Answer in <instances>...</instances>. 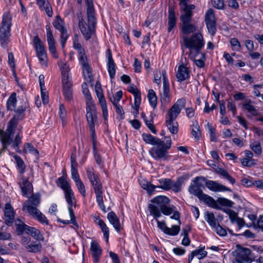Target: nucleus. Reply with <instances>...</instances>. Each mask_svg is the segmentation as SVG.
<instances>
[{"label":"nucleus","mask_w":263,"mask_h":263,"mask_svg":"<svg viewBox=\"0 0 263 263\" xmlns=\"http://www.w3.org/2000/svg\"><path fill=\"white\" fill-rule=\"evenodd\" d=\"M229 216V218L232 221V222H234L237 218H238L237 216V214L234 212V211L230 210V209H227V210H223Z\"/></svg>","instance_id":"nucleus-54"},{"label":"nucleus","mask_w":263,"mask_h":263,"mask_svg":"<svg viewBox=\"0 0 263 263\" xmlns=\"http://www.w3.org/2000/svg\"><path fill=\"white\" fill-rule=\"evenodd\" d=\"M166 139V142L160 140L149 151L152 157L157 161H165L168 159L171 156L168 155V151L171 148L172 140L170 137H165Z\"/></svg>","instance_id":"nucleus-3"},{"label":"nucleus","mask_w":263,"mask_h":263,"mask_svg":"<svg viewBox=\"0 0 263 263\" xmlns=\"http://www.w3.org/2000/svg\"><path fill=\"white\" fill-rule=\"evenodd\" d=\"M215 172L223 177V178L229 180L231 184H234L235 183V179L233 178L229 173L223 168L217 167L215 169Z\"/></svg>","instance_id":"nucleus-28"},{"label":"nucleus","mask_w":263,"mask_h":263,"mask_svg":"<svg viewBox=\"0 0 263 263\" xmlns=\"http://www.w3.org/2000/svg\"><path fill=\"white\" fill-rule=\"evenodd\" d=\"M168 120V119H166V125L168 129L172 134H176L178 133V123L175 122V120L170 121Z\"/></svg>","instance_id":"nucleus-36"},{"label":"nucleus","mask_w":263,"mask_h":263,"mask_svg":"<svg viewBox=\"0 0 263 263\" xmlns=\"http://www.w3.org/2000/svg\"><path fill=\"white\" fill-rule=\"evenodd\" d=\"M151 201L154 204H149L148 209L150 214L157 220L161 216L160 211L169 204L170 200L165 196H159L153 198Z\"/></svg>","instance_id":"nucleus-6"},{"label":"nucleus","mask_w":263,"mask_h":263,"mask_svg":"<svg viewBox=\"0 0 263 263\" xmlns=\"http://www.w3.org/2000/svg\"><path fill=\"white\" fill-rule=\"evenodd\" d=\"M168 28L167 31L170 32L176 26V17L174 8L170 6L168 12Z\"/></svg>","instance_id":"nucleus-22"},{"label":"nucleus","mask_w":263,"mask_h":263,"mask_svg":"<svg viewBox=\"0 0 263 263\" xmlns=\"http://www.w3.org/2000/svg\"><path fill=\"white\" fill-rule=\"evenodd\" d=\"M205 220L212 228L215 227L217 225V219L212 212L208 211L205 213Z\"/></svg>","instance_id":"nucleus-35"},{"label":"nucleus","mask_w":263,"mask_h":263,"mask_svg":"<svg viewBox=\"0 0 263 263\" xmlns=\"http://www.w3.org/2000/svg\"><path fill=\"white\" fill-rule=\"evenodd\" d=\"M189 69L184 65H181L178 67L176 73V77L178 81L181 82L189 78Z\"/></svg>","instance_id":"nucleus-24"},{"label":"nucleus","mask_w":263,"mask_h":263,"mask_svg":"<svg viewBox=\"0 0 263 263\" xmlns=\"http://www.w3.org/2000/svg\"><path fill=\"white\" fill-rule=\"evenodd\" d=\"M15 127L8 123L6 131L1 134V141L4 149L6 148L7 145L10 144L12 142L11 137L14 135Z\"/></svg>","instance_id":"nucleus-15"},{"label":"nucleus","mask_w":263,"mask_h":263,"mask_svg":"<svg viewBox=\"0 0 263 263\" xmlns=\"http://www.w3.org/2000/svg\"><path fill=\"white\" fill-rule=\"evenodd\" d=\"M56 182L58 186L61 187L64 191L71 189L69 183L64 177L59 178Z\"/></svg>","instance_id":"nucleus-34"},{"label":"nucleus","mask_w":263,"mask_h":263,"mask_svg":"<svg viewBox=\"0 0 263 263\" xmlns=\"http://www.w3.org/2000/svg\"><path fill=\"white\" fill-rule=\"evenodd\" d=\"M250 148L257 155H260L262 148L259 142L255 141L250 144Z\"/></svg>","instance_id":"nucleus-43"},{"label":"nucleus","mask_w":263,"mask_h":263,"mask_svg":"<svg viewBox=\"0 0 263 263\" xmlns=\"http://www.w3.org/2000/svg\"><path fill=\"white\" fill-rule=\"evenodd\" d=\"M107 218L111 224L113 225L114 227L117 232H120L121 230V225L120 221L114 212H110L108 214Z\"/></svg>","instance_id":"nucleus-25"},{"label":"nucleus","mask_w":263,"mask_h":263,"mask_svg":"<svg viewBox=\"0 0 263 263\" xmlns=\"http://www.w3.org/2000/svg\"><path fill=\"white\" fill-rule=\"evenodd\" d=\"M16 94L15 92H13L7 102V109L11 111L14 110L16 107Z\"/></svg>","instance_id":"nucleus-33"},{"label":"nucleus","mask_w":263,"mask_h":263,"mask_svg":"<svg viewBox=\"0 0 263 263\" xmlns=\"http://www.w3.org/2000/svg\"><path fill=\"white\" fill-rule=\"evenodd\" d=\"M28 106V103L25 101L20 106H19L16 110L14 109L15 114L13 117L9 122L10 124L16 126L20 120H22L25 117V111L27 109Z\"/></svg>","instance_id":"nucleus-13"},{"label":"nucleus","mask_w":263,"mask_h":263,"mask_svg":"<svg viewBox=\"0 0 263 263\" xmlns=\"http://www.w3.org/2000/svg\"><path fill=\"white\" fill-rule=\"evenodd\" d=\"M90 250L92 253L93 262L95 263H98L102 252L99 244L96 241H92L91 242Z\"/></svg>","instance_id":"nucleus-21"},{"label":"nucleus","mask_w":263,"mask_h":263,"mask_svg":"<svg viewBox=\"0 0 263 263\" xmlns=\"http://www.w3.org/2000/svg\"><path fill=\"white\" fill-rule=\"evenodd\" d=\"M62 71L63 78H69L68 71L69 70V65L67 63H64L61 60L58 62Z\"/></svg>","instance_id":"nucleus-38"},{"label":"nucleus","mask_w":263,"mask_h":263,"mask_svg":"<svg viewBox=\"0 0 263 263\" xmlns=\"http://www.w3.org/2000/svg\"><path fill=\"white\" fill-rule=\"evenodd\" d=\"M82 87L83 89V93L85 95L86 99L87 100H90L91 99V97L88 89L87 83L85 82L83 83L82 85Z\"/></svg>","instance_id":"nucleus-58"},{"label":"nucleus","mask_w":263,"mask_h":263,"mask_svg":"<svg viewBox=\"0 0 263 263\" xmlns=\"http://www.w3.org/2000/svg\"><path fill=\"white\" fill-rule=\"evenodd\" d=\"M217 204L219 203L222 206H227L228 207H232L234 202L224 198L219 197L217 200Z\"/></svg>","instance_id":"nucleus-45"},{"label":"nucleus","mask_w":263,"mask_h":263,"mask_svg":"<svg viewBox=\"0 0 263 263\" xmlns=\"http://www.w3.org/2000/svg\"><path fill=\"white\" fill-rule=\"evenodd\" d=\"M216 231L217 234L220 236H225L227 234V231L223 228L219 224L215 226L214 228Z\"/></svg>","instance_id":"nucleus-55"},{"label":"nucleus","mask_w":263,"mask_h":263,"mask_svg":"<svg viewBox=\"0 0 263 263\" xmlns=\"http://www.w3.org/2000/svg\"><path fill=\"white\" fill-rule=\"evenodd\" d=\"M238 259H241L242 261L250 262L252 261L251 252L250 249L246 248H241L238 250Z\"/></svg>","instance_id":"nucleus-23"},{"label":"nucleus","mask_w":263,"mask_h":263,"mask_svg":"<svg viewBox=\"0 0 263 263\" xmlns=\"http://www.w3.org/2000/svg\"><path fill=\"white\" fill-rule=\"evenodd\" d=\"M41 201V195L39 193L32 194L29 199L23 204L22 210H26L34 219L42 223L49 224V221L44 215H43L37 207L39 205Z\"/></svg>","instance_id":"nucleus-1"},{"label":"nucleus","mask_w":263,"mask_h":263,"mask_svg":"<svg viewBox=\"0 0 263 263\" xmlns=\"http://www.w3.org/2000/svg\"><path fill=\"white\" fill-rule=\"evenodd\" d=\"M16 231L18 235H22L24 232L27 233L29 226L23 222L20 219H17L15 223Z\"/></svg>","instance_id":"nucleus-31"},{"label":"nucleus","mask_w":263,"mask_h":263,"mask_svg":"<svg viewBox=\"0 0 263 263\" xmlns=\"http://www.w3.org/2000/svg\"><path fill=\"white\" fill-rule=\"evenodd\" d=\"M64 193L66 201L68 204V211L70 217H71L72 222L73 223V225L76 226L77 227H78L79 226L76 220L74 212L72 209V206L73 204V200L75 199L74 194L71 189L64 191Z\"/></svg>","instance_id":"nucleus-14"},{"label":"nucleus","mask_w":263,"mask_h":263,"mask_svg":"<svg viewBox=\"0 0 263 263\" xmlns=\"http://www.w3.org/2000/svg\"><path fill=\"white\" fill-rule=\"evenodd\" d=\"M175 209L176 207L175 206H168L167 205H166L160 211V212L166 216L170 215L173 213V215L171 216V218L178 220V223L180 224V214L179 212L176 211Z\"/></svg>","instance_id":"nucleus-20"},{"label":"nucleus","mask_w":263,"mask_h":263,"mask_svg":"<svg viewBox=\"0 0 263 263\" xmlns=\"http://www.w3.org/2000/svg\"><path fill=\"white\" fill-rule=\"evenodd\" d=\"M83 73L85 79L89 82H91L93 78L91 72V69L89 64L83 66Z\"/></svg>","instance_id":"nucleus-41"},{"label":"nucleus","mask_w":263,"mask_h":263,"mask_svg":"<svg viewBox=\"0 0 263 263\" xmlns=\"http://www.w3.org/2000/svg\"><path fill=\"white\" fill-rule=\"evenodd\" d=\"M69 78H62L63 90L72 89V84Z\"/></svg>","instance_id":"nucleus-51"},{"label":"nucleus","mask_w":263,"mask_h":263,"mask_svg":"<svg viewBox=\"0 0 263 263\" xmlns=\"http://www.w3.org/2000/svg\"><path fill=\"white\" fill-rule=\"evenodd\" d=\"M99 99V102L101 106L103 116L105 121L107 120V116H108V111L107 108V105L106 101L105 99V97L103 94H101L100 96L98 97Z\"/></svg>","instance_id":"nucleus-32"},{"label":"nucleus","mask_w":263,"mask_h":263,"mask_svg":"<svg viewBox=\"0 0 263 263\" xmlns=\"http://www.w3.org/2000/svg\"><path fill=\"white\" fill-rule=\"evenodd\" d=\"M61 43L62 45V48H64L66 42V40H67L68 37V35L67 34V29H65L61 31Z\"/></svg>","instance_id":"nucleus-53"},{"label":"nucleus","mask_w":263,"mask_h":263,"mask_svg":"<svg viewBox=\"0 0 263 263\" xmlns=\"http://www.w3.org/2000/svg\"><path fill=\"white\" fill-rule=\"evenodd\" d=\"M4 214L6 224L9 226H11L14 221L15 213L10 203H7L5 204Z\"/></svg>","instance_id":"nucleus-19"},{"label":"nucleus","mask_w":263,"mask_h":263,"mask_svg":"<svg viewBox=\"0 0 263 263\" xmlns=\"http://www.w3.org/2000/svg\"><path fill=\"white\" fill-rule=\"evenodd\" d=\"M18 184L21 189L22 195L24 196L30 194L33 192V186L30 182L24 176H22L18 182Z\"/></svg>","instance_id":"nucleus-17"},{"label":"nucleus","mask_w":263,"mask_h":263,"mask_svg":"<svg viewBox=\"0 0 263 263\" xmlns=\"http://www.w3.org/2000/svg\"><path fill=\"white\" fill-rule=\"evenodd\" d=\"M27 234L30 235L36 240L41 239L42 237L40 231L33 227H29Z\"/></svg>","instance_id":"nucleus-40"},{"label":"nucleus","mask_w":263,"mask_h":263,"mask_svg":"<svg viewBox=\"0 0 263 263\" xmlns=\"http://www.w3.org/2000/svg\"><path fill=\"white\" fill-rule=\"evenodd\" d=\"M208 126L210 131L211 140L212 141L216 142L217 141V138L215 134V129L209 123H208Z\"/></svg>","instance_id":"nucleus-63"},{"label":"nucleus","mask_w":263,"mask_h":263,"mask_svg":"<svg viewBox=\"0 0 263 263\" xmlns=\"http://www.w3.org/2000/svg\"><path fill=\"white\" fill-rule=\"evenodd\" d=\"M87 174L88 178H89L91 183H93V181L96 182V181H99V180H100L99 178H98V177L97 176H96L95 175L94 173L90 170H87Z\"/></svg>","instance_id":"nucleus-60"},{"label":"nucleus","mask_w":263,"mask_h":263,"mask_svg":"<svg viewBox=\"0 0 263 263\" xmlns=\"http://www.w3.org/2000/svg\"><path fill=\"white\" fill-rule=\"evenodd\" d=\"M147 97L151 106L155 108L157 104V98L155 92L153 89H149L148 90Z\"/></svg>","instance_id":"nucleus-37"},{"label":"nucleus","mask_w":263,"mask_h":263,"mask_svg":"<svg viewBox=\"0 0 263 263\" xmlns=\"http://www.w3.org/2000/svg\"><path fill=\"white\" fill-rule=\"evenodd\" d=\"M107 67L109 76L111 79H114L116 73L115 64L114 61L108 62Z\"/></svg>","instance_id":"nucleus-46"},{"label":"nucleus","mask_w":263,"mask_h":263,"mask_svg":"<svg viewBox=\"0 0 263 263\" xmlns=\"http://www.w3.org/2000/svg\"><path fill=\"white\" fill-rule=\"evenodd\" d=\"M34 46L35 48L37 56L40 61L41 64L45 66H47V57L45 50L44 47L37 35L34 37Z\"/></svg>","instance_id":"nucleus-8"},{"label":"nucleus","mask_w":263,"mask_h":263,"mask_svg":"<svg viewBox=\"0 0 263 263\" xmlns=\"http://www.w3.org/2000/svg\"><path fill=\"white\" fill-rule=\"evenodd\" d=\"M160 185H157V187L161 188L165 191L172 189L175 193L179 192L181 191V182L178 180L175 182L171 179H162L159 180Z\"/></svg>","instance_id":"nucleus-9"},{"label":"nucleus","mask_w":263,"mask_h":263,"mask_svg":"<svg viewBox=\"0 0 263 263\" xmlns=\"http://www.w3.org/2000/svg\"><path fill=\"white\" fill-rule=\"evenodd\" d=\"M145 122L147 127L149 129V130L154 134H156L157 133V130L153 124V118L151 117L150 120H147L145 119Z\"/></svg>","instance_id":"nucleus-59"},{"label":"nucleus","mask_w":263,"mask_h":263,"mask_svg":"<svg viewBox=\"0 0 263 263\" xmlns=\"http://www.w3.org/2000/svg\"><path fill=\"white\" fill-rule=\"evenodd\" d=\"M143 140L148 144L155 145L159 142H160V139L157 137H154L149 134H143L142 135Z\"/></svg>","instance_id":"nucleus-30"},{"label":"nucleus","mask_w":263,"mask_h":263,"mask_svg":"<svg viewBox=\"0 0 263 263\" xmlns=\"http://www.w3.org/2000/svg\"><path fill=\"white\" fill-rule=\"evenodd\" d=\"M53 26L60 31L66 29L64 26V21L59 15L56 16V20L53 22Z\"/></svg>","instance_id":"nucleus-39"},{"label":"nucleus","mask_w":263,"mask_h":263,"mask_svg":"<svg viewBox=\"0 0 263 263\" xmlns=\"http://www.w3.org/2000/svg\"><path fill=\"white\" fill-rule=\"evenodd\" d=\"M113 105L116 108V111L118 114L120 115L121 118L123 119L124 118V112L123 111V108L115 100L113 101Z\"/></svg>","instance_id":"nucleus-57"},{"label":"nucleus","mask_w":263,"mask_h":263,"mask_svg":"<svg viewBox=\"0 0 263 263\" xmlns=\"http://www.w3.org/2000/svg\"><path fill=\"white\" fill-rule=\"evenodd\" d=\"M60 117L62 121V124L64 125L66 124V112L64 105L61 104L60 106Z\"/></svg>","instance_id":"nucleus-50"},{"label":"nucleus","mask_w":263,"mask_h":263,"mask_svg":"<svg viewBox=\"0 0 263 263\" xmlns=\"http://www.w3.org/2000/svg\"><path fill=\"white\" fill-rule=\"evenodd\" d=\"M243 108L247 110L249 112L252 114V115L255 116L257 114V111L255 108V107L249 103H246L243 104Z\"/></svg>","instance_id":"nucleus-52"},{"label":"nucleus","mask_w":263,"mask_h":263,"mask_svg":"<svg viewBox=\"0 0 263 263\" xmlns=\"http://www.w3.org/2000/svg\"><path fill=\"white\" fill-rule=\"evenodd\" d=\"M75 183L79 192L81 193V194L82 195L83 197H85L86 191L85 186L82 181L81 180H80L76 182Z\"/></svg>","instance_id":"nucleus-56"},{"label":"nucleus","mask_w":263,"mask_h":263,"mask_svg":"<svg viewBox=\"0 0 263 263\" xmlns=\"http://www.w3.org/2000/svg\"><path fill=\"white\" fill-rule=\"evenodd\" d=\"M253 159L243 158L241 160V163L244 166L251 167L255 165V163H253Z\"/></svg>","instance_id":"nucleus-64"},{"label":"nucleus","mask_w":263,"mask_h":263,"mask_svg":"<svg viewBox=\"0 0 263 263\" xmlns=\"http://www.w3.org/2000/svg\"><path fill=\"white\" fill-rule=\"evenodd\" d=\"M205 23L209 32L214 35L216 31V21L214 11L212 9H209L206 11L205 15Z\"/></svg>","instance_id":"nucleus-11"},{"label":"nucleus","mask_w":263,"mask_h":263,"mask_svg":"<svg viewBox=\"0 0 263 263\" xmlns=\"http://www.w3.org/2000/svg\"><path fill=\"white\" fill-rule=\"evenodd\" d=\"M213 6L218 9H222L224 7L223 0H212Z\"/></svg>","instance_id":"nucleus-61"},{"label":"nucleus","mask_w":263,"mask_h":263,"mask_svg":"<svg viewBox=\"0 0 263 263\" xmlns=\"http://www.w3.org/2000/svg\"><path fill=\"white\" fill-rule=\"evenodd\" d=\"M185 103L186 101L184 98L178 100L168 110V114L166 116V119H168L170 121L175 120L180 113L182 108L184 107Z\"/></svg>","instance_id":"nucleus-10"},{"label":"nucleus","mask_w":263,"mask_h":263,"mask_svg":"<svg viewBox=\"0 0 263 263\" xmlns=\"http://www.w3.org/2000/svg\"><path fill=\"white\" fill-rule=\"evenodd\" d=\"M195 6H183L182 8V12L180 16L181 21L180 28L183 34L187 35L192 33H196L198 30V26L191 23L193 16V10Z\"/></svg>","instance_id":"nucleus-2"},{"label":"nucleus","mask_w":263,"mask_h":263,"mask_svg":"<svg viewBox=\"0 0 263 263\" xmlns=\"http://www.w3.org/2000/svg\"><path fill=\"white\" fill-rule=\"evenodd\" d=\"M205 185L206 187L213 192L231 191L229 187L212 180H206Z\"/></svg>","instance_id":"nucleus-18"},{"label":"nucleus","mask_w":263,"mask_h":263,"mask_svg":"<svg viewBox=\"0 0 263 263\" xmlns=\"http://www.w3.org/2000/svg\"><path fill=\"white\" fill-rule=\"evenodd\" d=\"M200 180L203 182L205 181V178L203 177H197L193 180L194 184H191L189 187V192L194 195L198 197L199 199L204 194L201 190L202 186V182H200Z\"/></svg>","instance_id":"nucleus-12"},{"label":"nucleus","mask_w":263,"mask_h":263,"mask_svg":"<svg viewBox=\"0 0 263 263\" xmlns=\"http://www.w3.org/2000/svg\"><path fill=\"white\" fill-rule=\"evenodd\" d=\"M25 248L29 252L37 253L41 251L42 246L39 241H35L27 245Z\"/></svg>","instance_id":"nucleus-29"},{"label":"nucleus","mask_w":263,"mask_h":263,"mask_svg":"<svg viewBox=\"0 0 263 263\" xmlns=\"http://www.w3.org/2000/svg\"><path fill=\"white\" fill-rule=\"evenodd\" d=\"M14 158L16 161L17 166L19 169V172L22 174H23L25 170V165L24 161L18 156H15Z\"/></svg>","instance_id":"nucleus-44"},{"label":"nucleus","mask_w":263,"mask_h":263,"mask_svg":"<svg viewBox=\"0 0 263 263\" xmlns=\"http://www.w3.org/2000/svg\"><path fill=\"white\" fill-rule=\"evenodd\" d=\"M87 15V24L84 20L79 18V27L81 33L85 39L89 40L91 35L95 34L96 31V20L94 15L92 14L91 10H88Z\"/></svg>","instance_id":"nucleus-4"},{"label":"nucleus","mask_w":263,"mask_h":263,"mask_svg":"<svg viewBox=\"0 0 263 263\" xmlns=\"http://www.w3.org/2000/svg\"><path fill=\"white\" fill-rule=\"evenodd\" d=\"M184 44L186 48L195 50L196 53H199L204 45V41L201 33H193L191 36L183 37Z\"/></svg>","instance_id":"nucleus-7"},{"label":"nucleus","mask_w":263,"mask_h":263,"mask_svg":"<svg viewBox=\"0 0 263 263\" xmlns=\"http://www.w3.org/2000/svg\"><path fill=\"white\" fill-rule=\"evenodd\" d=\"M71 171L72 178L75 182L81 180L78 173L77 167H71Z\"/></svg>","instance_id":"nucleus-62"},{"label":"nucleus","mask_w":263,"mask_h":263,"mask_svg":"<svg viewBox=\"0 0 263 263\" xmlns=\"http://www.w3.org/2000/svg\"><path fill=\"white\" fill-rule=\"evenodd\" d=\"M96 194V200L98 204V205L101 208V209L106 212L105 207L103 203V193H97Z\"/></svg>","instance_id":"nucleus-47"},{"label":"nucleus","mask_w":263,"mask_h":263,"mask_svg":"<svg viewBox=\"0 0 263 263\" xmlns=\"http://www.w3.org/2000/svg\"><path fill=\"white\" fill-rule=\"evenodd\" d=\"M180 231V224L173 226L171 228H168V231L165 234L169 235L175 236L177 235Z\"/></svg>","instance_id":"nucleus-49"},{"label":"nucleus","mask_w":263,"mask_h":263,"mask_svg":"<svg viewBox=\"0 0 263 263\" xmlns=\"http://www.w3.org/2000/svg\"><path fill=\"white\" fill-rule=\"evenodd\" d=\"M86 119L89 125V127H93L95 123L97 122V115L94 107L91 105H87L86 107Z\"/></svg>","instance_id":"nucleus-16"},{"label":"nucleus","mask_w":263,"mask_h":263,"mask_svg":"<svg viewBox=\"0 0 263 263\" xmlns=\"http://www.w3.org/2000/svg\"><path fill=\"white\" fill-rule=\"evenodd\" d=\"M12 17L9 12H6L3 16L2 26L0 27V41L2 46L8 44L11 35L10 28L12 25Z\"/></svg>","instance_id":"nucleus-5"},{"label":"nucleus","mask_w":263,"mask_h":263,"mask_svg":"<svg viewBox=\"0 0 263 263\" xmlns=\"http://www.w3.org/2000/svg\"><path fill=\"white\" fill-rule=\"evenodd\" d=\"M199 199L203 201L209 206L216 209H221L217 204V201H215L212 197L208 195L204 194Z\"/></svg>","instance_id":"nucleus-26"},{"label":"nucleus","mask_w":263,"mask_h":263,"mask_svg":"<svg viewBox=\"0 0 263 263\" xmlns=\"http://www.w3.org/2000/svg\"><path fill=\"white\" fill-rule=\"evenodd\" d=\"M97 224L100 226L101 230L104 233V236L106 239V242L108 241L109 238V229L106 226V224L103 220H99V222H97Z\"/></svg>","instance_id":"nucleus-42"},{"label":"nucleus","mask_w":263,"mask_h":263,"mask_svg":"<svg viewBox=\"0 0 263 263\" xmlns=\"http://www.w3.org/2000/svg\"><path fill=\"white\" fill-rule=\"evenodd\" d=\"M163 96L168 98L170 96V86L166 77H164L163 82Z\"/></svg>","instance_id":"nucleus-48"},{"label":"nucleus","mask_w":263,"mask_h":263,"mask_svg":"<svg viewBox=\"0 0 263 263\" xmlns=\"http://www.w3.org/2000/svg\"><path fill=\"white\" fill-rule=\"evenodd\" d=\"M204 247L200 249L196 250L193 251L191 254L189 256L188 261L191 263L194 256H197L199 259H201L207 255V252L203 251Z\"/></svg>","instance_id":"nucleus-27"}]
</instances>
